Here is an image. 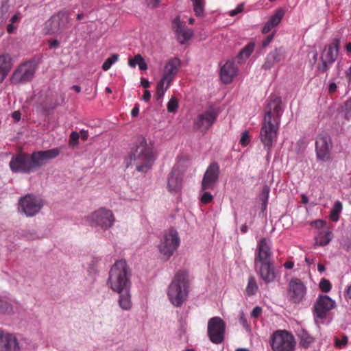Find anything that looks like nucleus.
I'll return each mask as SVG.
<instances>
[{"mask_svg":"<svg viewBox=\"0 0 351 351\" xmlns=\"http://www.w3.org/2000/svg\"><path fill=\"white\" fill-rule=\"evenodd\" d=\"M60 149L58 147L45 151H37L32 154L21 153L13 156L10 162L12 172L29 173L45 165L50 160L59 156Z\"/></svg>","mask_w":351,"mask_h":351,"instance_id":"nucleus-1","label":"nucleus"},{"mask_svg":"<svg viewBox=\"0 0 351 351\" xmlns=\"http://www.w3.org/2000/svg\"><path fill=\"white\" fill-rule=\"evenodd\" d=\"M281 117V99L278 97L268 101L260 132L261 141L268 151L277 140Z\"/></svg>","mask_w":351,"mask_h":351,"instance_id":"nucleus-2","label":"nucleus"},{"mask_svg":"<svg viewBox=\"0 0 351 351\" xmlns=\"http://www.w3.org/2000/svg\"><path fill=\"white\" fill-rule=\"evenodd\" d=\"M155 159L152 148L145 139H142L130 154L127 167H130L138 172L146 173L152 168Z\"/></svg>","mask_w":351,"mask_h":351,"instance_id":"nucleus-3","label":"nucleus"},{"mask_svg":"<svg viewBox=\"0 0 351 351\" xmlns=\"http://www.w3.org/2000/svg\"><path fill=\"white\" fill-rule=\"evenodd\" d=\"M189 289L188 273L185 271H179L168 287V298L174 306L180 307L187 300Z\"/></svg>","mask_w":351,"mask_h":351,"instance_id":"nucleus-4","label":"nucleus"},{"mask_svg":"<svg viewBox=\"0 0 351 351\" xmlns=\"http://www.w3.org/2000/svg\"><path fill=\"white\" fill-rule=\"evenodd\" d=\"M130 269L124 260L115 262L109 272L108 285L117 293L130 289Z\"/></svg>","mask_w":351,"mask_h":351,"instance_id":"nucleus-5","label":"nucleus"},{"mask_svg":"<svg viewBox=\"0 0 351 351\" xmlns=\"http://www.w3.org/2000/svg\"><path fill=\"white\" fill-rule=\"evenodd\" d=\"M86 221L90 226L105 231L113 226L115 217L112 210L101 207L89 214L86 217Z\"/></svg>","mask_w":351,"mask_h":351,"instance_id":"nucleus-6","label":"nucleus"},{"mask_svg":"<svg viewBox=\"0 0 351 351\" xmlns=\"http://www.w3.org/2000/svg\"><path fill=\"white\" fill-rule=\"evenodd\" d=\"M270 345L273 351H294L295 341L291 332L278 330L271 336Z\"/></svg>","mask_w":351,"mask_h":351,"instance_id":"nucleus-7","label":"nucleus"},{"mask_svg":"<svg viewBox=\"0 0 351 351\" xmlns=\"http://www.w3.org/2000/svg\"><path fill=\"white\" fill-rule=\"evenodd\" d=\"M36 71V64L34 61L21 64L13 72L10 82L13 84H25L31 81Z\"/></svg>","mask_w":351,"mask_h":351,"instance_id":"nucleus-8","label":"nucleus"},{"mask_svg":"<svg viewBox=\"0 0 351 351\" xmlns=\"http://www.w3.org/2000/svg\"><path fill=\"white\" fill-rule=\"evenodd\" d=\"M43 201L32 194H28L21 197L19 201V210L27 217L36 215L43 208Z\"/></svg>","mask_w":351,"mask_h":351,"instance_id":"nucleus-9","label":"nucleus"},{"mask_svg":"<svg viewBox=\"0 0 351 351\" xmlns=\"http://www.w3.org/2000/svg\"><path fill=\"white\" fill-rule=\"evenodd\" d=\"M226 323L219 317H213L208 322V335L211 342L221 343L224 340Z\"/></svg>","mask_w":351,"mask_h":351,"instance_id":"nucleus-10","label":"nucleus"},{"mask_svg":"<svg viewBox=\"0 0 351 351\" xmlns=\"http://www.w3.org/2000/svg\"><path fill=\"white\" fill-rule=\"evenodd\" d=\"M179 245L180 238L177 231L171 229L163 236L158 248L160 252L169 258L176 251Z\"/></svg>","mask_w":351,"mask_h":351,"instance_id":"nucleus-11","label":"nucleus"},{"mask_svg":"<svg viewBox=\"0 0 351 351\" xmlns=\"http://www.w3.org/2000/svg\"><path fill=\"white\" fill-rule=\"evenodd\" d=\"M306 288L303 282L298 278H292L289 282L287 298L293 304H299L304 298Z\"/></svg>","mask_w":351,"mask_h":351,"instance_id":"nucleus-12","label":"nucleus"},{"mask_svg":"<svg viewBox=\"0 0 351 351\" xmlns=\"http://www.w3.org/2000/svg\"><path fill=\"white\" fill-rule=\"evenodd\" d=\"M220 174L219 165L217 162H212L208 166L201 184L202 191L213 189L218 182Z\"/></svg>","mask_w":351,"mask_h":351,"instance_id":"nucleus-13","label":"nucleus"},{"mask_svg":"<svg viewBox=\"0 0 351 351\" xmlns=\"http://www.w3.org/2000/svg\"><path fill=\"white\" fill-rule=\"evenodd\" d=\"M69 19L66 12H60L51 17L46 25L50 34L61 32L68 27Z\"/></svg>","mask_w":351,"mask_h":351,"instance_id":"nucleus-14","label":"nucleus"},{"mask_svg":"<svg viewBox=\"0 0 351 351\" xmlns=\"http://www.w3.org/2000/svg\"><path fill=\"white\" fill-rule=\"evenodd\" d=\"M217 114L213 110H206L199 114L194 121V128L202 132L206 133L214 124Z\"/></svg>","mask_w":351,"mask_h":351,"instance_id":"nucleus-15","label":"nucleus"},{"mask_svg":"<svg viewBox=\"0 0 351 351\" xmlns=\"http://www.w3.org/2000/svg\"><path fill=\"white\" fill-rule=\"evenodd\" d=\"M272 256L269 241L266 238L261 239L257 244V250L255 254L254 265L258 267V264L261 263H269Z\"/></svg>","mask_w":351,"mask_h":351,"instance_id":"nucleus-16","label":"nucleus"},{"mask_svg":"<svg viewBox=\"0 0 351 351\" xmlns=\"http://www.w3.org/2000/svg\"><path fill=\"white\" fill-rule=\"evenodd\" d=\"M335 307V302L329 296L319 295L314 304V313L319 319L326 317L328 311Z\"/></svg>","mask_w":351,"mask_h":351,"instance_id":"nucleus-17","label":"nucleus"},{"mask_svg":"<svg viewBox=\"0 0 351 351\" xmlns=\"http://www.w3.org/2000/svg\"><path fill=\"white\" fill-rule=\"evenodd\" d=\"M331 147V141L328 136L321 134L317 136L315 142V151L318 159L323 161L328 160L330 158Z\"/></svg>","mask_w":351,"mask_h":351,"instance_id":"nucleus-18","label":"nucleus"},{"mask_svg":"<svg viewBox=\"0 0 351 351\" xmlns=\"http://www.w3.org/2000/svg\"><path fill=\"white\" fill-rule=\"evenodd\" d=\"M183 185V175L178 168L173 167L167 177V190L171 194L180 193Z\"/></svg>","mask_w":351,"mask_h":351,"instance_id":"nucleus-19","label":"nucleus"},{"mask_svg":"<svg viewBox=\"0 0 351 351\" xmlns=\"http://www.w3.org/2000/svg\"><path fill=\"white\" fill-rule=\"evenodd\" d=\"M285 57V53L282 47L276 48L267 55L265 62L262 65V69L269 70L276 64L283 60Z\"/></svg>","mask_w":351,"mask_h":351,"instance_id":"nucleus-20","label":"nucleus"},{"mask_svg":"<svg viewBox=\"0 0 351 351\" xmlns=\"http://www.w3.org/2000/svg\"><path fill=\"white\" fill-rule=\"evenodd\" d=\"M256 270L265 283L268 284L274 281L276 272L271 262L258 263Z\"/></svg>","mask_w":351,"mask_h":351,"instance_id":"nucleus-21","label":"nucleus"},{"mask_svg":"<svg viewBox=\"0 0 351 351\" xmlns=\"http://www.w3.org/2000/svg\"><path fill=\"white\" fill-rule=\"evenodd\" d=\"M180 65V60L178 58L170 60L165 65V72L161 80L167 82V88H169L171 81L178 72Z\"/></svg>","mask_w":351,"mask_h":351,"instance_id":"nucleus-22","label":"nucleus"},{"mask_svg":"<svg viewBox=\"0 0 351 351\" xmlns=\"http://www.w3.org/2000/svg\"><path fill=\"white\" fill-rule=\"evenodd\" d=\"M173 27L177 36V40L180 44H184L191 39L193 34L192 29L184 27L180 21L179 18L174 19L173 22Z\"/></svg>","mask_w":351,"mask_h":351,"instance_id":"nucleus-23","label":"nucleus"},{"mask_svg":"<svg viewBox=\"0 0 351 351\" xmlns=\"http://www.w3.org/2000/svg\"><path fill=\"white\" fill-rule=\"evenodd\" d=\"M19 349L17 339L14 335L0 331V351H18Z\"/></svg>","mask_w":351,"mask_h":351,"instance_id":"nucleus-24","label":"nucleus"},{"mask_svg":"<svg viewBox=\"0 0 351 351\" xmlns=\"http://www.w3.org/2000/svg\"><path fill=\"white\" fill-rule=\"evenodd\" d=\"M238 69L233 61H227L221 68L220 77L225 84L230 83L237 75Z\"/></svg>","mask_w":351,"mask_h":351,"instance_id":"nucleus-25","label":"nucleus"},{"mask_svg":"<svg viewBox=\"0 0 351 351\" xmlns=\"http://www.w3.org/2000/svg\"><path fill=\"white\" fill-rule=\"evenodd\" d=\"M339 45V40L335 39L331 44L326 46L320 59L332 64L335 62L338 56Z\"/></svg>","mask_w":351,"mask_h":351,"instance_id":"nucleus-26","label":"nucleus"},{"mask_svg":"<svg viewBox=\"0 0 351 351\" xmlns=\"http://www.w3.org/2000/svg\"><path fill=\"white\" fill-rule=\"evenodd\" d=\"M12 66V58L9 54L0 55V84L5 79Z\"/></svg>","mask_w":351,"mask_h":351,"instance_id":"nucleus-27","label":"nucleus"},{"mask_svg":"<svg viewBox=\"0 0 351 351\" xmlns=\"http://www.w3.org/2000/svg\"><path fill=\"white\" fill-rule=\"evenodd\" d=\"M284 13L282 10L277 11L274 15H272L268 21L264 25L262 32L263 34L269 33L272 29L277 26L281 21L283 17Z\"/></svg>","mask_w":351,"mask_h":351,"instance_id":"nucleus-28","label":"nucleus"},{"mask_svg":"<svg viewBox=\"0 0 351 351\" xmlns=\"http://www.w3.org/2000/svg\"><path fill=\"white\" fill-rule=\"evenodd\" d=\"M130 289L123 291V292L118 293L119 294V298L118 300V303L119 306L125 311H128L132 307V301H131V295H130Z\"/></svg>","mask_w":351,"mask_h":351,"instance_id":"nucleus-29","label":"nucleus"},{"mask_svg":"<svg viewBox=\"0 0 351 351\" xmlns=\"http://www.w3.org/2000/svg\"><path fill=\"white\" fill-rule=\"evenodd\" d=\"M332 233L328 230H322L315 237V244L319 246H325L328 245L332 240Z\"/></svg>","mask_w":351,"mask_h":351,"instance_id":"nucleus-30","label":"nucleus"},{"mask_svg":"<svg viewBox=\"0 0 351 351\" xmlns=\"http://www.w3.org/2000/svg\"><path fill=\"white\" fill-rule=\"evenodd\" d=\"M300 340V345L303 348H308L314 342V338L304 329L300 330L298 333Z\"/></svg>","mask_w":351,"mask_h":351,"instance_id":"nucleus-31","label":"nucleus"},{"mask_svg":"<svg viewBox=\"0 0 351 351\" xmlns=\"http://www.w3.org/2000/svg\"><path fill=\"white\" fill-rule=\"evenodd\" d=\"M255 44L253 42L249 43L247 45H245L239 52L237 59L238 62L241 63L244 60L248 58L252 54L254 49Z\"/></svg>","mask_w":351,"mask_h":351,"instance_id":"nucleus-32","label":"nucleus"},{"mask_svg":"<svg viewBox=\"0 0 351 351\" xmlns=\"http://www.w3.org/2000/svg\"><path fill=\"white\" fill-rule=\"evenodd\" d=\"M128 64L131 67H135L138 65L139 69L143 71L147 69V65L141 54H137L134 58H130L128 60Z\"/></svg>","mask_w":351,"mask_h":351,"instance_id":"nucleus-33","label":"nucleus"},{"mask_svg":"<svg viewBox=\"0 0 351 351\" xmlns=\"http://www.w3.org/2000/svg\"><path fill=\"white\" fill-rule=\"evenodd\" d=\"M59 104L52 97H47L45 100L40 103L43 110L49 113L58 106Z\"/></svg>","mask_w":351,"mask_h":351,"instance_id":"nucleus-34","label":"nucleus"},{"mask_svg":"<svg viewBox=\"0 0 351 351\" xmlns=\"http://www.w3.org/2000/svg\"><path fill=\"white\" fill-rule=\"evenodd\" d=\"M258 289V287L255 278L253 276H249L247 285L245 288V294L247 296L254 295L257 293Z\"/></svg>","mask_w":351,"mask_h":351,"instance_id":"nucleus-35","label":"nucleus"},{"mask_svg":"<svg viewBox=\"0 0 351 351\" xmlns=\"http://www.w3.org/2000/svg\"><path fill=\"white\" fill-rule=\"evenodd\" d=\"M168 88H167V82L162 80H160L156 86V101L161 103V100L165 95V91L167 90Z\"/></svg>","mask_w":351,"mask_h":351,"instance_id":"nucleus-36","label":"nucleus"},{"mask_svg":"<svg viewBox=\"0 0 351 351\" xmlns=\"http://www.w3.org/2000/svg\"><path fill=\"white\" fill-rule=\"evenodd\" d=\"M343 208L342 204L340 201L335 202L333 208L330 213V218L332 221L337 222L339 219V214Z\"/></svg>","mask_w":351,"mask_h":351,"instance_id":"nucleus-37","label":"nucleus"},{"mask_svg":"<svg viewBox=\"0 0 351 351\" xmlns=\"http://www.w3.org/2000/svg\"><path fill=\"white\" fill-rule=\"evenodd\" d=\"M193 5V10L197 16H203L204 12V0H191Z\"/></svg>","mask_w":351,"mask_h":351,"instance_id":"nucleus-38","label":"nucleus"},{"mask_svg":"<svg viewBox=\"0 0 351 351\" xmlns=\"http://www.w3.org/2000/svg\"><path fill=\"white\" fill-rule=\"evenodd\" d=\"M13 311L12 305L8 301L0 298V313L10 314Z\"/></svg>","mask_w":351,"mask_h":351,"instance_id":"nucleus-39","label":"nucleus"},{"mask_svg":"<svg viewBox=\"0 0 351 351\" xmlns=\"http://www.w3.org/2000/svg\"><path fill=\"white\" fill-rule=\"evenodd\" d=\"M119 59V55L114 53L111 55L102 64V69L104 71H108L110 69L112 64L116 62Z\"/></svg>","mask_w":351,"mask_h":351,"instance_id":"nucleus-40","label":"nucleus"},{"mask_svg":"<svg viewBox=\"0 0 351 351\" xmlns=\"http://www.w3.org/2000/svg\"><path fill=\"white\" fill-rule=\"evenodd\" d=\"M342 111L345 114V117L347 119H349L351 117V98L347 99L343 104Z\"/></svg>","mask_w":351,"mask_h":351,"instance_id":"nucleus-41","label":"nucleus"},{"mask_svg":"<svg viewBox=\"0 0 351 351\" xmlns=\"http://www.w3.org/2000/svg\"><path fill=\"white\" fill-rule=\"evenodd\" d=\"M269 191H270V189L268 186L265 185L263 187L261 198L263 202L264 208H266L267 204Z\"/></svg>","mask_w":351,"mask_h":351,"instance_id":"nucleus-42","label":"nucleus"},{"mask_svg":"<svg viewBox=\"0 0 351 351\" xmlns=\"http://www.w3.org/2000/svg\"><path fill=\"white\" fill-rule=\"evenodd\" d=\"M178 108V101L176 97H171L167 104V110L169 112H175Z\"/></svg>","mask_w":351,"mask_h":351,"instance_id":"nucleus-43","label":"nucleus"},{"mask_svg":"<svg viewBox=\"0 0 351 351\" xmlns=\"http://www.w3.org/2000/svg\"><path fill=\"white\" fill-rule=\"evenodd\" d=\"M332 287L330 282L325 278L321 280L319 282V288L322 291L327 293L330 291Z\"/></svg>","mask_w":351,"mask_h":351,"instance_id":"nucleus-44","label":"nucleus"},{"mask_svg":"<svg viewBox=\"0 0 351 351\" xmlns=\"http://www.w3.org/2000/svg\"><path fill=\"white\" fill-rule=\"evenodd\" d=\"M332 65V63H329V62L325 61V60H321V64H319L317 66V69L321 73H326L330 66Z\"/></svg>","mask_w":351,"mask_h":351,"instance_id":"nucleus-45","label":"nucleus"},{"mask_svg":"<svg viewBox=\"0 0 351 351\" xmlns=\"http://www.w3.org/2000/svg\"><path fill=\"white\" fill-rule=\"evenodd\" d=\"M79 138L80 134L77 132H72L69 136V145L72 147L77 145Z\"/></svg>","mask_w":351,"mask_h":351,"instance_id":"nucleus-46","label":"nucleus"},{"mask_svg":"<svg viewBox=\"0 0 351 351\" xmlns=\"http://www.w3.org/2000/svg\"><path fill=\"white\" fill-rule=\"evenodd\" d=\"M250 135L249 132L247 131H244L242 133L241 139H240V144L243 146H246L250 143Z\"/></svg>","mask_w":351,"mask_h":351,"instance_id":"nucleus-47","label":"nucleus"},{"mask_svg":"<svg viewBox=\"0 0 351 351\" xmlns=\"http://www.w3.org/2000/svg\"><path fill=\"white\" fill-rule=\"evenodd\" d=\"M213 199V196L210 193L205 191L201 197V202L203 204H207L210 203Z\"/></svg>","mask_w":351,"mask_h":351,"instance_id":"nucleus-48","label":"nucleus"},{"mask_svg":"<svg viewBox=\"0 0 351 351\" xmlns=\"http://www.w3.org/2000/svg\"><path fill=\"white\" fill-rule=\"evenodd\" d=\"M243 9H244V4L240 3L237 5V7L235 9L232 10L229 12V15L231 16H234L237 14L242 12Z\"/></svg>","mask_w":351,"mask_h":351,"instance_id":"nucleus-49","label":"nucleus"},{"mask_svg":"<svg viewBox=\"0 0 351 351\" xmlns=\"http://www.w3.org/2000/svg\"><path fill=\"white\" fill-rule=\"evenodd\" d=\"M243 9H244V4L240 3L237 5V7L235 9L232 10L229 12V15L231 16H234L237 14L242 12Z\"/></svg>","mask_w":351,"mask_h":351,"instance_id":"nucleus-50","label":"nucleus"},{"mask_svg":"<svg viewBox=\"0 0 351 351\" xmlns=\"http://www.w3.org/2000/svg\"><path fill=\"white\" fill-rule=\"evenodd\" d=\"M274 36V33H271V34L268 35L262 43V47L263 48L266 47L269 45V43L273 40Z\"/></svg>","mask_w":351,"mask_h":351,"instance_id":"nucleus-51","label":"nucleus"},{"mask_svg":"<svg viewBox=\"0 0 351 351\" xmlns=\"http://www.w3.org/2000/svg\"><path fill=\"white\" fill-rule=\"evenodd\" d=\"M262 313V308L260 306H256L253 308L251 316L254 318L258 317Z\"/></svg>","mask_w":351,"mask_h":351,"instance_id":"nucleus-52","label":"nucleus"},{"mask_svg":"<svg viewBox=\"0 0 351 351\" xmlns=\"http://www.w3.org/2000/svg\"><path fill=\"white\" fill-rule=\"evenodd\" d=\"M160 0H146L147 6L152 8H156L158 7Z\"/></svg>","mask_w":351,"mask_h":351,"instance_id":"nucleus-53","label":"nucleus"},{"mask_svg":"<svg viewBox=\"0 0 351 351\" xmlns=\"http://www.w3.org/2000/svg\"><path fill=\"white\" fill-rule=\"evenodd\" d=\"M348 343V337L346 336H343L341 339V340H338L337 339L336 340V344L337 346H346Z\"/></svg>","mask_w":351,"mask_h":351,"instance_id":"nucleus-54","label":"nucleus"},{"mask_svg":"<svg viewBox=\"0 0 351 351\" xmlns=\"http://www.w3.org/2000/svg\"><path fill=\"white\" fill-rule=\"evenodd\" d=\"M139 112V105L137 104L135 105V106L132 108L131 111V115L134 117H136L138 116Z\"/></svg>","mask_w":351,"mask_h":351,"instance_id":"nucleus-55","label":"nucleus"},{"mask_svg":"<svg viewBox=\"0 0 351 351\" xmlns=\"http://www.w3.org/2000/svg\"><path fill=\"white\" fill-rule=\"evenodd\" d=\"M150 98H151V93H150V91L147 90H145L144 91V93H143V99L145 101L147 102V101H149Z\"/></svg>","mask_w":351,"mask_h":351,"instance_id":"nucleus-56","label":"nucleus"},{"mask_svg":"<svg viewBox=\"0 0 351 351\" xmlns=\"http://www.w3.org/2000/svg\"><path fill=\"white\" fill-rule=\"evenodd\" d=\"M80 137H81L82 140L86 141L88 137V132L86 130H82L80 131Z\"/></svg>","mask_w":351,"mask_h":351,"instance_id":"nucleus-57","label":"nucleus"},{"mask_svg":"<svg viewBox=\"0 0 351 351\" xmlns=\"http://www.w3.org/2000/svg\"><path fill=\"white\" fill-rule=\"evenodd\" d=\"M16 29V27L14 25V23H9L7 26V32L9 34H12Z\"/></svg>","mask_w":351,"mask_h":351,"instance_id":"nucleus-58","label":"nucleus"},{"mask_svg":"<svg viewBox=\"0 0 351 351\" xmlns=\"http://www.w3.org/2000/svg\"><path fill=\"white\" fill-rule=\"evenodd\" d=\"M21 19V14L19 13H16L10 19V23H15L18 22Z\"/></svg>","mask_w":351,"mask_h":351,"instance_id":"nucleus-59","label":"nucleus"},{"mask_svg":"<svg viewBox=\"0 0 351 351\" xmlns=\"http://www.w3.org/2000/svg\"><path fill=\"white\" fill-rule=\"evenodd\" d=\"M12 118L15 121H19L21 120V113L19 111H14L12 114Z\"/></svg>","mask_w":351,"mask_h":351,"instance_id":"nucleus-60","label":"nucleus"},{"mask_svg":"<svg viewBox=\"0 0 351 351\" xmlns=\"http://www.w3.org/2000/svg\"><path fill=\"white\" fill-rule=\"evenodd\" d=\"M141 84L142 86L144 87L145 88H147L149 87V82L145 78H141Z\"/></svg>","mask_w":351,"mask_h":351,"instance_id":"nucleus-61","label":"nucleus"},{"mask_svg":"<svg viewBox=\"0 0 351 351\" xmlns=\"http://www.w3.org/2000/svg\"><path fill=\"white\" fill-rule=\"evenodd\" d=\"M293 266H294V263L291 261H287L284 264V267L287 269H291L293 267Z\"/></svg>","mask_w":351,"mask_h":351,"instance_id":"nucleus-62","label":"nucleus"},{"mask_svg":"<svg viewBox=\"0 0 351 351\" xmlns=\"http://www.w3.org/2000/svg\"><path fill=\"white\" fill-rule=\"evenodd\" d=\"M337 90V85L334 82H332V83H330L329 86H328V91L332 93H334Z\"/></svg>","mask_w":351,"mask_h":351,"instance_id":"nucleus-63","label":"nucleus"},{"mask_svg":"<svg viewBox=\"0 0 351 351\" xmlns=\"http://www.w3.org/2000/svg\"><path fill=\"white\" fill-rule=\"evenodd\" d=\"M58 45H59V42L57 40H53L50 41V43H49V46L51 48L57 47H58Z\"/></svg>","mask_w":351,"mask_h":351,"instance_id":"nucleus-64","label":"nucleus"}]
</instances>
